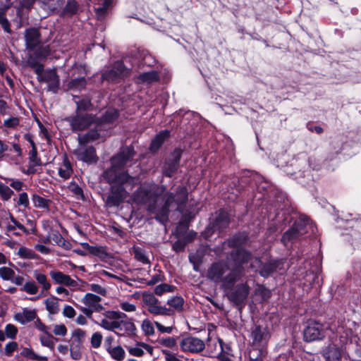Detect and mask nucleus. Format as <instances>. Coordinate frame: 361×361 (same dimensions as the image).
I'll return each instance as SVG.
<instances>
[{
  "instance_id": "1",
  "label": "nucleus",
  "mask_w": 361,
  "mask_h": 361,
  "mask_svg": "<svg viewBox=\"0 0 361 361\" xmlns=\"http://www.w3.org/2000/svg\"><path fill=\"white\" fill-rule=\"evenodd\" d=\"M232 246L237 247L231 253L226 260L213 263L207 271V277L215 283H221L224 289H231L234 284L245 276V269L243 266L246 261V252L238 245L236 237L231 242Z\"/></svg>"
},
{
  "instance_id": "2",
  "label": "nucleus",
  "mask_w": 361,
  "mask_h": 361,
  "mask_svg": "<svg viewBox=\"0 0 361 361\" xmlns=\"http://www.w3.org/2000/svg\"><path fill=\"white\" fill-rule=\"evenodd\" d=\"M166 187L157 184H144L133 194V201L140 204H147V211L154 214L156 220L165 224L169 219V208L174 201L173 192H166L164 196V203H158L159 197L163 195Z\"/></svg>"
},
{
  "instance_id": "3",
  "label": "nucleus",
  "mask_w": 361,
  "mask_h": 361,
  "mask_svg": "<svg viewBox=\"0 0 361 361\" xmlns=\"http://www.w3.org/2000/svg\"><path fill=\"white\" fill-rule=\"evenodd\" d=\"M104 180L110 185L109 194L105 200L107 207H118L128 197L127 188L132 189L136 184V177L128 173H122L116 176L111 170H105L103 173Z\"/></svg>"
},
{
  "instance_id": "4",
  "label": "nucleus",
  "mask_w": 361,
  "mask_h": 361,
  "mask_svg": "<svg viewBox=\"0 0 361 361\" xmlns=\"http://www.w3.org/2000/svg\"><path fill=\"white\" fill-rule=\"evenodd\" d=\"M142 301L147 306V311L153 315L173 316L175 312H183L184 299L181 296H173L167 300L169 307L161 306L160 301L153 293H144Z\"/></svg>"
},
{
  "instance_id": "5",
  "label": "nucleus",
  "mask_w": 361,
  "mask_h": 361,
  "mask_svg": "<svg viewBox=\"0 0 361 361\" xmlns=\"http://www.w3.org/2000/svg\"><path fill=\"white\" fill-rule=\"evenodd\" d=\"M135 155V152L133 147H122L118 154L111 158V167L106 170H111L116 176H121L122 173H128L126 171L119 172V171L131 165Z\"/></svg>"
},
{
  "instance_id": "6",
  "label": "nucleus",
  "mask_w": 361,
  "mask_h": 361,
  "mask_svg": "<svg viewBox=\"0 0 361 361\" xmlns=\"http://www.w3.org/2000/svg\"><path fill=\"white\" fill-rule=\"evenodd\" d=\"M257 263V271L259 274L264 277H269L272 275L274 272L282 274L287 269L288 266L286 264V262L283 259L270 260L267 263L262 264L261 261L255 259Z\"/></svg>"
},
{
  "instance_id": "7",
  "label": "nucleus",
  "mask_w": 361,
  "mask_h": 361,
  "mask_svg": "<svg viewBox=\"0 0 361 361\" xmlns=\"http://www.w3.org/2000/svg\"><path fill=\"white\" fill-rule=\"evenodd\" d=\"M97 120L93 114L83 112H76L75 116L66 118L74 132L88 128L92 123H96Z\"/></svg>"
},
{
  "instance_id": "8",
  "label": "nucleus",
  "mask_w": 361,
  "mask_h": 361,
  "mask_svg": "<svg viewBox=\"0 0 361 361\" xmlns=\"http://www.w3.org/2000/svg\"><path fill=\"white\" fill-rule=\"evenodd\" d=\"M253 340V346H255L259 350V354L264 353V347L270 337L267 326L263 322L256 324L252 331Z\"/></svg>"
},
{
  "instance_id": "9",
  "label": "nucleus",
  "mask_w": 361,
  "mask_h": 361,
  "mask_svg": "<svg viewBox=\"0 0 361 361\" xmlns=\"http://www.w3.org/2000/svg\"><path fill=\"white\" fill-rule=\"evenodd\" d=\"M129 74L128 69L122 61L115 62L111 67L102 73L103 80L109 82H118Z\"/></svg>"
},
{
  "instance_id": "10",
  "label": "nucleus",
  "mask_w": 361,
  "mask_h": 361,
  "mask_svg": "<svg viewBox=\"0 0 361 361\" xmlns=\"http://www.w3.org/2000/svg\"><path fill=\"white\" fill-rule=\"evenodd\" d=\"M100 326L106 330L114 331L117 329L120 331H124L128 334H133L136 330V327L131 319L109 321L104 319L101 321Z\"/></svg>"
},
{
  "instance_id": "11",
  "label": "nucleus",
  "mask_w": 361,
  "mask_h": 361,
  "mask_svg": "<svg viewBox=\"0 0 361 361\" xmlns=\"http://www.w3.org/2000/svg\"><path fill=\"white\" fill-rule=\"evenodd\" d=\"M241 283L238 284L233 290L228 295V298L235 305L241 307L242 305L246 300L248 295V287L247 286V280L245 276L240 280Z\"/></svg>"
},
{
  "instance_id": "12",
  "label": "nucleus",
  "mask_w": 361,
  "mask_h": 361,
  "mask_svg": "<svg viewBox=\"0 0 361 361\" xmlns=\"http://www.w3.org/2000/svg\"><path fill=\"white\" fill-rule=\"evenodd\" d=\"M180 346L184 352L198 353L204 349L205 344L202 340L198 338L188 336L181 340Z\"/></svg>"
},
{
  "instance_id": "13",
  "label": "nucleus",
  "mask_w": 361,
  "mask_h": 361,
  "mask_svg": "<svg viewBox=\"0 0 361 361\" xmlns=\"http://www.w3.org/2000/svg\"><path fill=\"white\" fill-rule=\"evenodd\" d=\"M37 79L40 82L48 84V90L56 92L59 87V78L55 70H47L37 75Z\"/></svg>"
},
{
  "instance_id": "14",
  "label": "nucleus",
  "mask_w": 361,
  "mask_h": 361,
  "mask_svg": "<svg viewBox=\"0 0 361 361\" xmlns=\"http://www.w3.org/2000/svg\"><path fill=\"white\" fill-rule=\"evenodd\" d=\"M74 154L78 160L88 164L96 163L98 161L96 150L92 146L80 145L74 150Z\"/></svg>"
},
{
  "instance_id": "15",
  "label": "nucleus",
  "mask_w": 361,
  "mask_h": 361,
  "mask_svg": "<svg viewBox=\"0 0 361 361\" xmlns=\"http://www.w3.org/2000/svg\"><path fill=\"white\" fill-rule=\"evenodd\" d=\"M324 336V329L319 323H310L304 331V338L308 342L322 339Z\"/></svg>"
},
{
  "instance_id": "16",
  "label": "nucleus",
  "mask_w": 361,
  "mask_h": 361,
  "mask_svg": "<svg viewBox=\"0 0 361 361\" xmlns=\"http://www.w3.org/2000/svg\"><path fill=\"white\" fill-rule=\"evenodd\" d=\"M96 126L94 129L90 130L87 133L78 136V142L80 145H85L90 142H93L98 139L103 137L105 135L102 134L104 130H106L102 127V123H98L97 121L95 123Z\"/></svg>"
},
{
  "instance_id": "17",
  "label": "nucleus",
  "mask_w": 361,
  "mask_h": 361,
  "mask_svg": "<svg viewBox=\"0 0 361 361\" xmlns=\"http://www.w3.org/2000/svg\"><path fill=\"white\" fill-rule=\"evenodd\" d=\"M229 224V216L226 212L220 210L216 213L215 218L208 226V230H212V232L219 231L221 232Z\"/></svg>"
},
{
  "instance_id": "18",
  "label": "nucleus",
  "mask_w": 361,
  "mask_h": 361,
  "mask_svg": "<svg viewBox=\"0 0 361 361\" xmlns=\"http://www.w3.org/2000/svg\"><path fill=\"white\" fill-rule=\"evenodd\" d=\"M25 46L28 50H34L41 43L40 33L38 29L30 27L25 31Z\"/></svg>"
},
{
  "instance_id": "19",
  "label": "nucleus",
  "mask_w": 361,
  "mask_h": 361,
  "mask_svg": "<svg viewBox=\"0 0 361 361\" xmlns=\"http://www.w3.org/2000/svg\"><path fill=\"white\" fill-rule=\"evenodd\" d=\"M326 361H341V359L343 357L345 360H349V356L348 354H345L344 351L336 347V346H330L329 347L323 354Z\"/></svg>"
},
{
  "instance_id": "20",
  "label": "nucleus",
  "mask_w": 361,
  "mask_h": 361,
  "mask_svg": "<svg viewBox=\"0 0 361 361\" xmlns=\"http://www.w3.org/2000/svg\"><path fill=\"white\" fill-rule=\"evenodd\" d=\"M102 298L93 293H86L82 299V302L87 307L94 310L95 312H100L104 307L101 304Z\"/></svg>"
},
{
  "instance_id": "21",
  "label": "nucleus",
  "mask_w": 361,
  "mask_h": 361,
  "mask_svg": "<svg viewBox=\"0 0 361 361\" xmlns=\"http://www.w3.org/2000/svg\"><path fill=\"white\" fill-rule=\"evenodd\" d=\"M174 201L172 202L177 204L176 210L183 212L185 205L188 199V192L185 187L178 186L176 188V194L174 195Z\"/></svg>"
},
{
  "instance_id": "22",
  "label": "nucleus",
  "mask_w": 361,
  "mask_h": 361,
  "mask_svg": "<svg viewBox=\"0 0 361 361\" xmlns=\"http://www.w3.org/2000/svg\"><path fill=\"white\" fill-rule=\"evenodd\" d=\"M292 227L297 230V232H299L302 235L307 233L309 230L314 233V228L311 221L305 216H301Z\"/></svg>"
},
{
  "instance_id": "23",
  "label": "nucleus",
  "mask_w": 361,
  "mask_h": 361,
  "mask_svg": "<svg viewBox=\"0 0 361 361\" xmlns=\"http://www.w3.org/2000/svg\"><path fill=\"white\" fill-rule=\"evenodd\" d=\"M37 317L35 310L23 309L22 312L14 314V319L21 324H26L28 322L34 321Z\"/></svg>"
},
{
  "instance_id": "24",
  "label": "nucleus",
  "mask_w": 361,
  "mask_h": 361,
  "mask_svg": "<svg viewBox=\"0 0 361 361\" xmlns=\"http://www.w3.org/2000/svg\"><path fill=\"white\" fill-rule=\"evenodd\" d=\"M42 9L48 13H56L61 8L64 0H39Z\"/></svg>"
},
{
  "instance_id": "25",
  "label": "nucleus",
  "mask_w": 361,
  "mask_h": 361,
  "mask_svg": "<svg viewBox=\"0 0 361 361\" xmlns=\"http://www.w3.org/2000/svg\"><path fill=\"white\" fill-rule=\"evenodd\" d=\"M51 279L59 284H63L69 286H76L77 282L72 279L70 276L59 271H51L49 273Z\"/></svg>"
},
{
  "instance_id": "26",
  "label": "nucleus",
  "mask_w": 361,
  "mask_h": 361,
  "mask_svg": "<svg viewBox=\"0 0 361 361\" xmlns=\"http://www.w3.org/2000/svg\"><path fill=\"white\" fill-rule=\"evenodd\" d=\"M81 11V6L75 0H68L61 11V16L63 18H71Z\"/></svg>"
},
{
  "instance_id": "27",
  "label": "nucleus",
  "mask_w": 361,
  "mask_h": 361,
  "mask_svg": "<svg viewBox=\"0 0 361 361\" xmlns=\"http://www.w3.org/2000/svg\"><path fill=\"white\" fill-rule=\"evenodd\" d=\"M253 183L260 193L265 192L269 187V183L264 180L263 177L255 171H250V185Z\"/></svg>"
},
{
  "instance_id": "28",
  "label": "nucleus",
  "mask_w": 361,
  "mask_h": 361,
  "mask_svg": "<svg viewBox=\"0 0 361 361\" xmlns=\"http://www.w3.org/2000/svg\"><path fill=\"white\" fill-rule=\"evenodd\" d=\"M118 117V111L116 109H109L102 116L98 123H102V127L105 129L109 128L108 125L114 123Z\"/></svg>"
},
{
  "instance_id": "29",
  "label": "nucleus",
  "mask_w": 361,
  "mask_h": 361,
  "mask_svg": "<svg viewBox=\"0 0 361 361\" xmlns=\"http://www.w3.org/2000/svg\"><path fill=\"white\" fill-rule=\"evenodd\" d=\"M271 296V292L269 289L263 286H258L255 290L252 296V302L256 303H262L267 301Z\"/></svg>"
},
{
  "instance_id": "30",
  "label": "nucleus",
  "mask_w": 361,
  "mask_h": 361,
  "mask_svg": "<svg viewBox=\"0 0 361 361\" xmlns=\"http://www.w3.org/2000/svg\"><path fill=\"white\" fill-rule=\"evenodd\" d=\"M159 80V74L156 71H152L150 72H146L140 74L137 77V83H144V84H152L153 82H157Z\"/></svg>"
},
{
  "instance_id": "31",
  "label": "nucleus",
  "mask_w": 361,
  "mask_h": 361,
  "mask_svg": "<svg viewBox=\"0 0 361 361\" xmlns=\"http://www.w3.org/2000/svg\"><path fill=\"white\" fill-rule=\"evenodd\" d=\"M169 135L170 133L167 130H163L157 135V136L152 140L150 144L149 149L151 152H157L162 145L165 140L169 137Z\"/></svg>"
},
{
  "instance_id": "32",
  "label": "nucleus",
  "mask_w": 361,
  "mask_h": 361,
  "mask_svg": "<svg viewBox=\"0 0 361 361\" xmlns=\"http://www.w3.org/2000/svg\"><path fill=\"white\" fill-rule=\"evenodd\" d=\"M34 277L38 284L42 286L41 295H44V291H47L51 288V283L47 280V277L44 274L39 273L38 271H34Z\"/></svg>"
},
{
  "instance_id": "33",
  "label": "nucleus",
  "mask_w": 361,
  "mask_h": 361,
  "mask_svg": "<svg viewBox=\"0 0 361 361\" xmlns=\"http://www.w3.org/2000/svg\"><path fill=\"white\" fill-rule=\"evenodd\" d=\"M106 350L111 355V358L116 361H122L125 358V350L120 345L116 347L107 346Z\"/></svg>"
},
{
  "instance_id": "34",
  "label": "nucleus",
  "mask_w": 361,
  "mask_h": 361,
  "mask_svg": "<svg viewBox=\"0 0 361 361\" xmlns=\"http://www.w3.org/2000/svg\"><path fill=\"white\" fill-rule=\"evenodd\" d=\"M38 59L32 54H30L25 61L26 66L34 69L37 75H39L41 72H43L44 66L39 63Z\"/></svg>"
},
{
  "instance_id": "35",
  "label": "nucleus",
  "mask_w": 361,
  "mask_h": 361,
  "mask_svg": "<svg viewBox=\"0 0 361 361\" xmlns=\"http://www.w3.org/2000/svg\"><path fill=\"white\" fill-rule=\"evenodd\" d=\"M73 173L71 162L66 157H64L63 164L59 169V175L66 180L68 179Z\"/></svg>"
},
{
  "instance_id": "36",
  "label": "nucleus",
  "mask_w": 361,
  "mask_h": 361,
  "mask_svg": "<svg viewBox=\"0 0 361 361\" xmlns=\"http://www.w3.org/2000/svg\"><path fill=\"white\" fill-rule=\"evenodd\" d=\"M111 3L112 0H99L94 7L97 16L99 18L103 17L106 13Z\"/></svg>"
},
{
  "instance_id": "37",
  "label": "nucleus",
  "mask_w": 361,
  "mask_h": 361,
  "mask_svg": "<svg viewBox=\"0 0 361 361\" xmlns=\"http://www.w3.org/2000/svg\"><path fill=\"white\" fill-rule=\"evenodd\" d=\"M74 102L76 104V112H82L89 110L92 106V103L89 99H80L78 96H74Z\"/></svg>"
},
{
  "instance_id": "38",
  "label": "nucleus",
  "mask_w": 361,
  "mask_h": 361,
  "mask_svg": "<svg viewBox=\"0 0 361 361\" xmlns=\"http://www.w3.org/2000/svg\"><path fill=\"white\" fill-rule=\"evenodd\" d=\"M302 236L297 230H295L293 227H291L286 232L284 233L281 238L283 243L287 246L288 243L297 240L299 237Z\"/></svg>"
},
{
  "instance_id": "39",
  "label": "nucleus",
  "mask_w": 361,
  "mask_h": 361,
  "mask_svg": "<svg viewBox=\"0 0 361 361\" xmlns=\"http://www.w3.org/2000/svg\"><path fill=\"white\" fill-rule=\"evenodd\" d=\"M86 80L85 77L77 78L68 82V89L71 90H81L85 87Z\"/></svg>"
},
{
  "instance_id": "40",
  "label": "nucleus",
  "mask_w": 361,
  "mask_h": 361,
  "mask_svg": "<svg viewBox=\"0 0 361 361\" xmlns=\"http://www.w3.org/2000/svg\"><path fill=\"white\" fill-rule=\"evenodd\" d=\"M32 148L29 152V159L32 163V166L29 168V172L34 173L32 168L34 166H40L42 164L40 159L37 157V148L33 142H31Z\"/></svg>"
},
{
  "instance_id": "41",
  "label": "nucleus",
  "mask_w": 361,
  "mask_h": 361,
  "mask_svg": "<svg viewBox=\"0 0 361 361\" xmlns=\"http://www.w3.org/2000/svg\"><path fill=\"white\" fill-rule=\"evenodd\" d=\"M179 165L167 159L163 166V173L167 177H171L178 170Z\"/></svg>"
},
{
  "instance_id": "42",
  "label": "nucleus",
  "mask_w": 361,
  "mask_h": 361,
  "mask_svg": "<svg viewBox=\"0 0 361 361\" xmlns=\"http://www.w3.org/2000/svg\"><path fill=\"white\" fill-rule=\"evenodd\" d=\"M82 247L87 250L91 254L99 257L103 258L107 255V253L103 247L91 246L88 243H83Z\"/></svg>"
},
{
  "instance_id": "43",
  "label": "nucleus",
  "mask_w": 361,
  "mask_h": 361,
  "mask_svg": "<svg viewBox=\"0 0 361 361\" xmlns=\"http://www.w3.org/2000/svg\"><path fill=\"white\" fill-rule=\"evenodd\" d=\"M46 309L47 310L52 314H55L58 313L59 308V302L58 299L56 297H51L47 298L45 300Z\"/></svg>"
},
{
  "instance_id": "44",
  "label": "nucleus",
  "mask_w": 361,
  "mask_h": 361,
  "mask_svg": "<svg viewBox=\"0 0 361 361\" xmlns=\"http://www.w3.org/2000/svg\"><path fill=\"white\" fill-rule=\"evenodd\" d=\"M33 51L34 55L39 61L46 59L50 54V48L49 45H38Z\"/></svg>"
},
{
  "instance_id": "45",
  "label": "nucleus",
  "mask_w": 361,
  "mask_h": 361,
  "mask_svg": "<svg viewBox=\"0 0 361 361\" xmlns=\"http://www.w3.org/2000/svg\"><path fill=\"white\" fill-rule=\"evenodd\" d=\"M133 252L135 256V258L137 261L146 264L150 263L148 257L146 255L145 250L142 247L134 246L133 247Z\"/></svg>"
},
{
  "instance_id": "46",
  "label": "nucleus",
  "mask_w": 361,
  "mask_h": 361,
  "mask_svg": "<svg viewBox=\"0 0 361 361\" xmlns=\"http://www.w3.org/2000/svg\"><path fill=\"white\" fill-rule=\"evenodd\" d=\"M176 290V287L167 283H161L154 288V293L161 296L165 293H173Z\"/></svg>"
},
{
  "instance_id": "47",
  "label": "nucleus",
  "mask_w": 361,
  "mask_h": 361,
  "mask_svg": "<svg viewBox=\"0 0 361 361\" xmlns=\"http://www.w3.org/2000/svg\"><path fill=\"white\" fill-rule=\"evenodd\" d=\"M20 355L23 357H29L37 361H47V357L38 355L35 354L32 349L28 348H24L21 351Z\"/></svg>"
},
{
  "instance_id": "48",
  "label": "nucleus",
  "mask_w": 361,
  "mask_h": 361,
  "mask_svg": "<svg viewBox=\"0 0 361 361\" xmlns=\"http://www.w3.org/2000/svg\"><path fill=\"white\" fill-rule=\"evenodd\" d=\"M32 200L35 207L44 209L49 207V201L38 195H34Z\"/></svg>"
},
{
  "instance_id": "49",
  "label": "nucleus",
  "mask_w": 361,
  "mask_h": 361,
  "mask_svg": "<svg viewBox=\"0 0 361 361\" xmlns=\"http://www.w3.org/2000/svg\"><path fill=\"white\" fill-rule=\"evenodd\" d=\"M6 8H0V25L7 33H11L10 23L6 18Z\"/></svg>"
},
{
  "instance_id": "50",
  "label": "nucleus",
  "mask_w": 361,
  "mask_h": 361,
  "mask_svg": "<svg viewBox=\"0 0 361 361\" xmlns=\"http://www.w3.org/2000/svg\"><path fill=\"white\" fill-rule=\"evenodd\" d=\"M70 353L71 357L75 360H80L82 357V353L80 350V345L75 344L73 342L70 346Z\"/></svg>"
},
{
  "instance_id": "51",
  "label": "nucleus",
  "mask_w": 361,
  "mask_h": 361,
  "mask_svg": "<svg viewBox=\"0 0 361 361\" xmlns=\"http://www.w3.org/2000/svg\"><path fill=\"white\" fill-rule=\"evenodd\" d=\"M15 271L7 267L0 268V277L6 281H11L14 276Z\"/></svg>"
},
{
  "instance_id": "52",
  "label": "nucleus",
  "mask_w": 361,
  "mask_h": 361,
  "mask_svg": "<svg viewBox=\"0 0 361 361\" xmlns=\"http://www.w3.org/2000/svg\"><path fill=\"white\" fill-rule=\"evenodd\" d=\"M21 290L27 293L28 294L33 295L36 294L38 292L39 288L36 285L35 282L32 281L26 282L21 288Z\"/></svg>"
},
{
  "instance_id": "53",
  "label": "nucleus",
  "mask_w": 361,
  "mask_h": 361,
  "mask_svg": "<svg viewBox=\"0 0 361 361\" xmlns=\"http://www.w3.org/2000/svg\"><path fill=\"white\" fill-rule=\"evenodd\" d=\"M13 194V191L7 185L0 183V195L4 200H8Z\"/></svg>"
},
{
  "instance_id": "54",
  "label": "nucleus",
  "mask_w": 361,
  "mask_h": 361,
  "mask_svg": "<svg viewBox=\"0 0 361 361\" xmlns=\"http://www.w3.org/2000/svg\"><path fill=\"white\" fill-rule=\"evenodd\" d=\"M142 329L146 335L152 336L154 334V329L152 323L148 319H145L142 322Z\"/></svg>"
},
{
  "instance_id": "55",
  "label": "nucleus",
  "mask_w": 361,
  "mask_h": 361,
  "mask_svg": "<svg viewBox=\"0 0 361 361\" xmlns=\"http://www.w3.org/2000/svg\"><path fill=\"white\" fill-rule=\"evenodd\" d=\"M85 336V331L77 329L73 332V337L74 338L75 341L73 342L75 343V344H80L82 343L84 338Z\"/></svg>"
},
{
  "instance_id": "56",
  "label": "nucleus",
  "mask_w": 361,
  "mask_h": 361,
  "mask_svg": "<svg viewBox=\"0 0 361 361\" xmlns=\"http://www.w3.org/2000/svg\"><path fill=\"white\" fill-rule=\"evenodd\" d=\"M18 333V329L13 324H8L5 327V334L9 338L13 339L16 338Z\"/></svg>"
},
{
  "instance_id": "57",
  "label": "nucleus",
  "mask_w": 361,
  "mask_h": 361,
  "mask_svg": "<svg viewBox=\"0 0 361 361\" xmlns=\"http://www.w3.org/2000/svg\"><path fill=\"white\" fill-rule=\"evenodd\" d=\"M189 242H190V240H187V239H184V238L179 239L173 243V250L177 252L183 251L185 245Z\"/></svg>"
},
{
  "instance_id": "58",
  "label": "nucleus",
  "mask_w": 361,
  "mask_h": 361,
  "mask_svg": "<svg viewBox=\"0 0 361 361\" xmlns=\"http://www.w3.org/2000/svg\"><path fill=\"white\" fill-rule=\"evenodd\" d=\"M102 335L99 332H95L91 337V345L94 348H98L102 343Z\"/></svg>"
},
{
  "instance_id": "59",
  "label": "nucleus",
  "mask_w": 361,
  "mask_h": 361,
  "mask_svg": "<svg viewBox=\"0 0 361 361\" xmlns=\"http://www.w3.org/2000/svg\"><path fill=\"white\" fill-rule=\"evenodd\" d=\"M182 149L180 148H176L173 152L171 154L170 157L168 159L169 160H171L174 163L180 165V160L182 156Z\"/></svg>"
},
{
  "instance_id": "60",
  "label": "nucleus",
  "mask_w": 361,
  "mask_h": 361,
  "mask_svg": "<svg viewBox=\"0 0 361 361\" xmlns=\"http://www.w3.org/2000/svg\"><path fill=\"white\" fill-rule=\"evenodd\" d=\"M164 280V276L161 272L156 274L154 275L152 279L146 282V284L148 286L154 285L159 282H161Z\"/></svg>"
},
{
  "instance_id": "61",
  "label": "nucleus",
  "mask_w": 361,
  "mask_h": 361,
  "mask_svg": "<svg viewBox=\"0 0 361 361\" xmlns=\"http://www.w3.org/2000/svg\"><path fill=\"white\" fill-rule=\"evenodd\" d=\"M4 125L6 128H14L19 125V119L17 117H11L4 121Z\"/></svg>"
},
{
  "instance_id": "62",
  "label": "nucleus",
  "mask_w": 361,
  "mask_h": 361,
  "mask_svg": "<svg viewBox=\"0 0 361 361\" xmlns=\"http://www.w3.org/2000/svg\"><path fill=\"white\" fill-rule=\"evenodd\" d=\"M160 344L168 348H173L176 345V340L172 337L161 338L159 341Z\"/></svg>"
},
{
  "instance_id": "63",
  "label": "nucleus",
  "mask_w": 361,
  "mask_h": 361,
  "mask_svg": "<svg viewBox=\"0 0 361 361\" xmlns=\"http://www.w3.org/2000/svg\"><path fill=\"white\" fill-rule=\"evenodd\" d=\"M69 189L78 198H84L82 189L79 185L73 184L70 186Z\"/></svg>"
},
{
  "instance_id": "64",
  "label": "nucleus",
  "mask_w": 361,
  "mask_h": 361,
  "mask_svg": "<svg viewBox=\"0 0 361 361\" xmlns=\"http://www.w3.org/2000/svg\"><path fill=\"white\" fill-rule=\"evenodd\" d=\"M18 348V343L16 342H9L5 346V354L7 356H11L13 353Z\"/></svg>"
}]
</instances>
